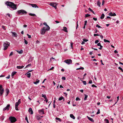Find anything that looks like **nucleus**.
<instances>
[{"label":"nucleus","instance_id":"nucleus-34","mask_svg":"<svg viewBox=\"0 0 123 123\" xmlns=\"http://www.w3.org/2000/svg\"><path fill=\"white\" fill-rule=\"evenodd\" d=\"M85 15V17L86 18V17H89L90 16V15L89 14H86Z\"/></svg>","mask_w":123,"mask_h":123},{"label":"nucleus","instance_id":"nucleus-56","mask_svg":"<svg viewBox=\"0 0 123 123\" xmlns=\"http://www.w3.org/2000/svg\"><path fill=\"white\" fill-rule=\"evenodd\" d=\"M25 120L27 121L28 123V119L26 117L25 118Z\"/></svg>","mask_w":123,"mask_h":123},{"label":"nucleus","instance_id":"nucleus-15","mask_svg":"<svg viewBox=\"0 0 123 123\" xmlns=\"http://www.w3.org/2000/svg\"><path fill=\"white\" fill-rule=\"evenodd\" d=\"M87 117L88 118V119L90 121H91L94 122V120L92 118H91L90 117H89L88 116H87Z\"/></svg>","mask_w":123,"mask_h":123},{"label":"nucleus","instance_id":"nucleus-20","mask_svg":"<svg viewBox=\"0 0 123 123\" xmlns=\"http://www.w3.org/2000/svg\"><path fill=\"white\" fill-rule=\"evenodd\" d=\"M70 117L72 118L73 119H75V117L73 115V114H71L70 115Z\"/></svg>","mask_w":123,"mask_h":123},{"label":"nucleus","instance_id":"nucleus-57","mask_svg":"<svg viewBox=\"0 0 123 123\" xmlns=\"http://www.w3.org/2000/svg\"><path fill=\"white\" fill-rule=\"evenodd\" d=\"M104 4H105V1L104 0H103L102 1V5H103Z\"/></svg>","mask_w":123,"mask_h":123},{"label":"nucleus","instance_id":"nucleus-40","mask_svg":"<svg viewBox=\"0 0 123 123\" xmlns=\"http://www.w3.org/2000/svg\"><path fill=\"white\" fill-rule=\"evenodd\" d=\"M118 68L120 70H121V71H122V72H123V69H122V68H121L120 67H118Z\"/></svg>","mask_w":123,"mask_h":123},{"label":"nucleus","instance_id":"nucleus-37","mask_svg":"<svg viewBox=\"0 0 123 123\" xmlns=\"http://www.w3.org/2000/svg\"><path fill=\"white\" fill-rule=\"evenodd\" d=\"M96 27H98V28H101V27L99 25H98L97 24L96 25Z\"/></svg>","mask_w":123,"mask_h":123},{"label":"nucleus","instance_id":"nucleus-9","mask_svg":"<svg viewBox=\"0 0 123 123\" xmlns=\"http://www.w3.org/2000/svg\"><path fill=\"white\" fill-rule=\"evenodd\" d=\"M2 88V86L1 85H0V93L1 95H2L4 92V90L3 89H1Z\"/></svg>","mask_w":123,"mask_h":123},{"label":"nucleus","instance_id":"nucleus-50","mask_svg":"<svg viewBox=\"0 0 123 123\" xmlns=\"http://www.w3.org/2000/svg\"><path fill=\"white\" fill-rule=\"evenodd\" d=\"M70 44H71V48L72 49L73 48V43H70Z\"/></svg>","mask_w":123,"mask_h":123},{"label":"nucleus","instance_id":"nucleus-47","mask_svg":"<svg viewBox=\"0 0 123 123\" xmlns=\"http://www.w3.org/2000/svg\"><path fill=\"white\" fill-rule=\"evenodd\" d=\"M27 35L28 36V38H31V35H29L28 34H27Z\"/></svg>","mask_w":123,"mask_h":123},{"label":"nucleus","instance_id":"nucleus-25","mask_svg":"<svg viewBox=\"0 0 123 123\" xmlns=\"http://www.w3.org/2000/svg\"><path fill=\"white\" fill-rule=\"evenodd\" d=\"M36 118L38 120H39L41 119V117H40L39 116H37Z\"/></svg>","mask_w":123,"mask_h":123},{"label":"nucleus","instance_id":"nucleus-13","mask_svg":"<svg viewBox=\"0 0 123 123\" xmlns=\"http://www.w3.org/2000/svg\"><path fill=\"white\" fill-rule=\"evenodd\" d=\"M43 110L44 109H42L41 110H40L39 111V113L40 114H44V112L43 111Z\"/></svg>","mask_w":123,"mask_h":123},{"label":"nucleus","instance_id":"nucleus-11","mask_svg":"<svg viewBox=\"0 0 123 123\" xmlns=\"http://www.w3.org/2000/svg\"><path fill=\"white\" fill-rule=\"evenodd\" d=\"M109 15L110 16H116V14L115 13H113L112 12H110L109 13Z\"/></svg>","mask_w":123,"mask_h":123},{"label":"nucleus","instance_id":"nucleus-43","mask_svg":"<svg viewBox=\"0 0 123 123\" xmlns=\"http://www.w3.org/2000/svg\"><path fill=\"white\" fill-rule=\"evenodd\" d=\"M100 113V110L99 109H98V111H97V114H98Z\"/></svg>","mask_w":123,"mask_h":123},{"label":"nucleus","instance_id":"nucleus-29","mask_svg":"<svg viewBox=\"0 0 123 123\" xmlns=\"http://www.w3.org/2000/svg\"><path fill=\"white\" fill-rule=\"evenodd\" d=\"M42 97H43L45 99H47V97L45 95H43V94H42Z\"/></svg>","mask_w":123,"mask_h":123},{"label":"nucleus","instance_id":"nucleus-2","mask_svg":"<svg viewBox=\"0 0 123 123\" xmlns=\"http://www.w3.org/2000/svg\"><path fill=\"white\" fill-rule=\"evenodd\" d=\"M50 27H49L46 29L45 27H44L41 29V33L42 35H44L45 34L46 31H48L50 30Z\"/></svg>","mask_w":123,"mask_h":123},{"label":"nucleus","instance_id":"nucleus-22","mask_svg":"<svg viewBox=\"0 0 123 123\" xmlns=\"http://www.w3.org/2000/svg\"><path fill=\"white\" fill-rule=\"evenodd\" d=\"M17 73L16 72H13L11 76L12 77H13V76L16 74Z\"/></svg>","mask_w":123,"mask_h":123},{"label":"nucleus","instance_id":"nucleus-48","mask_svg":"<svg viewBox=\"0 0 123 123\" xmlns=\"http://www.w3.org/2000/svg\"><path fill=\"white\" fill-rule=\"evenodd\" d=\"M31 65V64H29L28 65H27V66H26L25 68H26L28 67H29V66H30Z\"/></svg>","mask_w":123,"mask_h":123},{"label":"nucleus","instance_id":"nucleus-53","mask_svg":"<svg viewBox=\"0 0 123 123\" xmlns=\"http://www.w3.org/2000/svg\"><path fill=\"white\" fill-rule=\"evenodd\" d=\"M94 36L95 37L96 36H99V35L98 34H94Z\"/></svg>","mask_w":123,"mask_h":123},{"label":"nucleus","instance_id":"nucleus-18","mask_svg":"<svg viewBox=\"0 0 123 123\" xmlns=\"http://www.w3.org/2000/svg\"><path fill=\"white\" fill-rule=\"evenodd\" d=\"M12 36L15 37H17V35L15 32H12Z\"/></svg>","mask_w":123,"mask_h":123},{"label":"nucleus","instance_id":"nucleus-4","mask_svg":"<svg viewBox=\"0 0 123 123\" xmlns=\"http://www.w3.org/2000/svg\"><path fill=\"white\" fill-rule=\"evenodd\" d=\"M10 45V43L7 42H4L3 44L4 47V50H6L7 49L8 46Z\"/></svg>","mask_w":123,"mask_h":123},{"label":"nucleus","instance_id":"nucleus-59","mask_svg":"<svg viewBox=\"0 0 123 123\" xmlns=\"http://www.w3.org/2000/svg\"><path fill=\"white\" fill-rule=\"evenodd\" d=\"M89 84H91L92 83V81L91 80H90L89 82Z\"/></svg>","mask_w":123,"mask_h":123},{"label":"nucleus","instance_id":"nucleus-39","mask_svg":"<svg viewBox=\"0 0 123 123\" xmlns=\"http://www.w3.org/2000/svg\"><path fill=\"white\" fill-rule=\"evenodd\" d=\"M24 40H25L24 42H25V43L26 44H27L28 43L27 41L26 40H25V39H24Z\"/></svg>","mask_w":123,"mask_h":123},{"label":"nucleus","instance_id":"nucleus-58","mask_svg":"<svg viewBox=\"0 0 123 123\" xmlns=\"http://www.w3.org/2000/svg\"><path fill=\"white\" fill-rule=\"evenodd\" d=\"M97 45L98 46H100L101 45L100 43H98L97 44Z\"/></svg>","mask_w":123,"mask_h":123},{"label":"nucleus","instance_id":"nucleus-3","mask_svg":"<svg viewBox=\"0 0 123 123\" xmlns=\"http://www.w3.org/2000/svg\"><path fill=\"white\" fill-rule=\"evenodd\" d=\"M17 13L19 15L26 14L27 12L24 10H21L17 11Z\"/></svg>","mask_w":123,"mask_h":123},{"label":"nucleus","instance_id":"nucleus-24","mask_svg":"<svg viewBox=\"0 0 123 123\" xmlns=\"http://www.w3.org/2000/svg\"><path fill=\"white\" fill-rule=\"evenodd\" d=\"M105 17V15L104 13H102L101 15V16L100 17V18L101 19H103Z\"/></svg>","mask_w":123,"mask_h":123},{"label":"nucleus","instance_id":"nucleus-32","mask_svg":"<svg viewBox=\"0 0 123 123\" xmlns=\"http://www.w3.org/2000/svg\"><path fill=\"white\" fill-rule=\"evenodd\" d=\"M105 123H109V121L108 119H105Z\"/></svg>","mask_w":123,"mask_h":123},{"label":"nucleus","instance_id":"nucleus-35","mask_svg":"<svg viewBox=\"0 0 123 123\" xmlns=\"http://www.w3.org/2000/svg\"><path fill=\"white\" fill-rule=\"evenodd\" d=\"M82 82L84 85H86V82L85 81H82Z\"/></svg>","mask_w":123,"mask_h":123},{"label":"nucleus","instance_id":"nucleus-7","mask_svg":"<svg viewBox=\"0 0 123 123\" xmlns=\"http://www.w3.org/2000/svg\"><path fill=\"white\" fill-rule=\"evenodd\" d=\"M49 5L55 8V9H56L57 4H56V3L51 2L50 3Z\"/></svg>","mask_w":123,"mask_h":123},{"label":"nucleus","instance_id":"nucleus-61","mask_svg":"<svg viewBox=\"0 0 123 123\" xmlns=\"http://www.w3.org/2000/svg\"><path fill=\"white\" fill-rule=\"evenodd\" d=\"M108 40H107L106 39H104V41L105 42H107Z\"/></svg>","mask_w":123,"mask_h":123},{"label":"nucleus","instance_id":"nucleus-49","mask_svg":"<svg viewBox=\"0 0 123 123\" xmlns=\"http://www.w3.org/2000/svg\"><path fill=\"white\" fill-rule=\"evenodd\" d=\"M2 28L4 30H6L5 27L4 26L2 25Z\"/></svg>","mask_w":123,"mask_h":123},{"label":"nucleus","instance_id":"nucleus-8","mask_svg":"<svg viewBox=\"0 0 123 123\" xmlns=\"http://www.w3.org/2000/svg\"><path fill=\"white\" fill-rule=\"evenodd\" d=\"M28 5H31L32 7L34 8H38V7L37 6V5L35 4H32L30 3H27Z\"/></svg>","mask_w":123,"mask_h":123},{"label":"nucleus","instance_id":"nucleus-51","mask_svg":"<svg viewBox=\"0 0 123 123\" xmlns=\"http://www.w3.org/2000/svg\"><path fill=\"white\" fill-rule=\"evenodd\" d=\"M87 21L86 20V21H85V23H84V25H86V24H87Z\"/></svg>","mask_w":123,"mask_h":123},{"label":"nucleus","instance_id":"nucleus-64","mask_svg":"<svg viewBox=\"0 0 123 123\" xmlns=\"http://www.w3.org/2000/svg\"><path fill=\"white\" fill-rule=\"evenodd\" d=\"M54 68V67H52L51 68H50L49 69V70H52Z\"/></svg>","mask_w":123,"mask_h":123},{"label":"nucleus","instance_id":"nucleus-42","mask_svg":"<svg viewBox=\"0 0 123 123\" xmlns=\"http://www.w3.org/2000/svg\"><path fill=\"white\" fill-rule=\"evenodd\" d=\"M99 42V41L98 40H97L96 41H95V44H96L98 42Z\"/></svg>","mask_w":123,"mask_h":123},{"label":"nucleus","instance_id":"nucleus-33","mask_svg":"<svg viewBox=\"0 0 123 123\" xmlns=\"http://www.w3.org/2000/svg\"><path fill=\"white\" fill-rule=\"evenodd\" d=\"M43 24L44 25H46L47 26V28H48L49 27V26L47 25V23L45 22L44 23H43Z\"/></svg>","mask_w":123,"mask_h":123},{"label":"nucleus","instance_id":"nucleus-63","mask_svg":"<svg viewBox=\"0 0 123 123\" xmlns=\"http://www.w3.org/2000/svg\"><path fill=\"white\" fill-rule=\"evenodd\" d=\"M88 10H90L91 12L92 11V10L90 8H89L88 9Z\"/></svg>","mask_w":123,"mask_h":123},{"label":"nucleus","instance_id":"nucleus-62","mask_svg":"<svg viewBox=\"0 0 123 123\" xmlns=\"http://www.w3.org/2000/svg\"><path fill=\"white\" fill-rule=\"evenodd\" d=\"M10 75L6 77L7 79H9L10 78Z\"/></svg>","mask_w":123,"mask_h":123},{"label":"nucleus","instance_id":"nucleus-21","mask_svg":"<svg viewBox=\"0 0 123 123\" xmlns=\"http://www.w3.org/2000/svg\"><path fill=\"white\" fill-rule=\"evenodd\" d=\"M67 28L66 27H64L63 28V30L65 32H67Z\"/></svg>","mask_w":123,"mask_h":123},{"label":"nucleus","instance_id":"nucleus-41","mask_svg":"<svg viewBox=\"0 0 123 123\" xmlns=\"http://www.w3.org/2000/svg\"><path fill=\"white\" fill-rule=\"evenodd\" d=\"M80 99L78 97H77L76 99V101L80 100Z\"/></svg>","mask_w":123,"mask_h":123},{"label":"nucleus","instance_id":"nucleus-23","mask_svg":"<svg viewBox=\"0 0 123 123\" xmlns=\"http://www.w3.org/2000/svg\"><path fill=\"white\" fill-rule=\"evenodd\" d=\"M29 15H30L34 17L36 16V14H34L30 13L29 14Z\"/></svg>","mask_w":123,"mask_h":123},{"label":"nucleus","instance_id":"nucleus-26","mask_svg":"<svg viewBox=\"0 0 123 123\" xmlns=\"http://www.w3.org/2000/svg\"><path fill=\"white\" fill-rule=\"evenodd\" d=\"M6 96H7L9 92V89H6Z\"/></svg>","mask_w":123,"mask_h":123},{"label":"nucleus","instance_id":"nucleus-27","mask_svg":"<svg viewBox=\"0 0 123 123\" xmlns=\"http://www.w3.org/2000/svg\"><path fill=\"white\" fill-rule=\"evenodd\" d=\"M26 76L28 78H30L31 76V74L30 73H29L27 74H26Z\"/></svg>","mask_w":123,"mask_h":123},{"label":"nucleus","instance_id":"nucleus-54","mask_svg":"<svg viewBox=\"0 0 123 123\" xmlns=\"http://www.w3.org/2000/svg\"><path fill=\"white\" fill-rule=\"evenodd\" d=\"M62 80H66V78L65 77H62Z\"/></svg>","mask_w":123,"mask_h":123},{"label":"nucleus","instance_id":"nucleus-17","mask_svg":"<svg viewBox=\"0 0 123 123\" xmlns=\"http://www.w3.org/2000/svg\"><path fill=\"white\" fill-rule=\"evenodd\" d=\"M24 66H18L17 67V68L18 69H20L24 67Z\"/></svg>","mask_w":123,"mask_h":123},{"label":"nucleus","instance_id":"nucleus-31","mask_svg":"<svg viewBox=\"0 0 123 123\" xmlns=\"http://www.w3.org/2000/svg\"><path fill=\"white\" fill-rule=\"evenodd\" d=\"M101 4V3L100 2V1H98L97 5L98 6H99L100 7Z\"/></svg>","mask_w":123,"mask_h":123},{"label":"nucleus","instance_id":"nucleus-30","mask_svg":"<svg viewBox=\"0 0 123 123\" xmlns=\"http://www.w3.org/2000/svg\"><path fill=\"white\" fill-rule=\"evenodd\" d=\"M55 119L56 120H58L60 122H61V119L60 118H59L56 117L55 118Z\"/></svg>","mask_w":123,"mask_h":123},{"label":"nucleus","instance_id":"nucleus-52","mask_svg":"<svg viewBox=\"0 0 123 123\" xmlns=\"http://www.w3.org/2000/svg\"><path fill=\"white\" fill-rule=\"evenodd\" d=\"M4 116H2L1 117V119L2 120H3L4 119Z\"/></svg>","mask_w":123,"mask_h":123},{"label":"nucleus","instance_id":"nucleus-28","mask_svg":"<svg viewBox=\"0 0 123 123\" xmlns=\"http://www.w3.org/2000/svg\"><path fill=\"white\" fill-rule=\"evenodd\" d=\"M85 95V98H84V99L85 100H86L87 99V98L88 96L87 95L85 94H84Z\"/></svg>","mask_w":123,"mask_h":123},{"label":"nucleus","instance_id":"nucleus-44","mask_svg":"<svg viewBox=\"0 0 123 123\" xmlns=\"http://www.w3.org/2000/svg\"><path fill=\"white\" fill-rule=\"evenodd\" d=\"M117 102L115 104L117 103V102L119 100V96H118L117 97Z\"/></svg>","mask_w":123,"mask_h":123},{"label":"nucleus","instance_id":"nucleus-16","mask_svg":"<svg viewBox=\"0 0 123 123\" xmlns=\"http://www.w3.org/2000/svg\"><path fill=\"white\" fill-rule=\"evenodd\" d=\"M36 82H33L34 84H37V83H38L40 81L39 80H38V79H37L36 80Z\"/></svg>","mask_w":123,"mask_h":123},{"label":"nucleus","instance_id":"nucleus-55","mask_svg":"<svg viewBox=\"0 0 123 123\" xmlns=\"http://www.w3.org/2000/svg\"><path fill=\"white\" fill-rule=\"evenodd\" d=\"M92 87H97V86H96L95 85H94V84H92Z\"/></svg>","mask_w":123,"mask_h":123},{"label":"nucleus","instance_id":"nucleus-10","mask_svg":"<svg viewBox=\"0 0 123 123\" xmlns=\"http://www.w3.org/2000/svg\"><path fill=\"white\" fill-rule=\"evenodd\" d=\"M10 106V104L7 105V106H6V107H5V108H4L3 109V110L4 111H5L6 110H9V109Z\"/></svg>","mask_w":123,"mask_h":123},{"label":"nucleus","instance_id":"nucleus-5","mask_svg":"<svg viewBox=\"0 0 123 123\" xmlns=\"http://www.w3.org/2000/svg\"><path fill=\"white\" fill-rule=\"evenodd\" d=\"M9 119L11 123H14L17 121L16 119L14 117H11L9 118Z\"/></svg>","mask_w":123,"mask_h":123},{"label":"nucleus","instance_id":"nucleus-60","mask_svg":"<svg viewBox=\"0 0 123 123\" xmlns=\"http://www.w3.org/2000/svg\"><path fill=\"white\" fill-rule=\"evenodd\" d=\"M93 19L94 20H95V21H97V19L96 18H93Z\"/></svg>","mask_w":123,"mask_h":123},{"label":"nucleus","instance_id":"nucleus-46","mask_svg":"<svg viewBox=\"0 0 123 123\" xmlns=\"http://www.w3.org/2000/svg\"><path fill=\"white\" fill-rule=\"evenodd\" d=\"M18 53H19L20 54H21L22 53V50H21L19 51H18Z\"/></svg>","mask_w":123,"mask_h":123},{"label":"nucleus","instance_id":"nucleus-14","mask_svg":"<svg viewBox=\"0 0 123 123\" xmlns=\"http://www.w3.org/2000/svg\"><path fill=\"white\" fill-rule=\"evenodd\" d=\"M28 111L31 114H33V112L31 108H29Z\"/></svg>","mask_w":123,"mask_h":123},{"label":"nucleus","instance_id":"nucleus-12","mask_svg":"<svg viewBox=\"0 0 123 123\" xmlns=\"http://www.w3.org/2000/svg\"><path fill=\"white\" fill-rule=\"evenodd\" d=\"M19 104L17 102L16 103H15V109L16 110H18V107Z\"/></svg>","mask_w":123,"mask_h":123},{"label":"nucleus","instance_id":"nucleus-19","mask_svg":"<svg viewBox=\"0 0 123 123\" xmlns=\"http://www.w3.org/2000/svg\"><path fill=\"white\" fill-rule=\"evenodd\" d=\"M63 99V101H64V98L62 96V97H60L59 98V100L60 101L61 100Z\"/></svg>","mask_w":123,"mask_h":123},{"label":"nucleus","instance_id":"nucleus-36","mask_svg":"<svg viewBox=\"0 0 123 123\" xmlns=\"http://www.w3.org/2000/svg\"><path fill=\"white\" fill-rule=\"evenodd\" d=\"M18 103L20 104L21 103V100L20 99H19L18 101V102H17Z\"/></svg>","mask_w":123,"mask_h":123},{"label":"nucleus","instance_id":"nucleus-45","mask_svg":"<svg viewBox=\"0 0 123 123\" xmlns=\"http://www.w3.org/2000/svg\"><path fill=\"white\" fill-rule=\"evenodd\" d=\"M13 52H11L9 55V56H11L12 55H13Z\"/></svg>","mask_w":123,"mask_h":123},{"label":"nucleus","instance_id":"nucleus-1","mask_svg":"<svg viewBox=\"0 0 123 123\" xmlns=\"http://www.w3.org/2000/svg\"><path fill=\"white\" fill-rule=\"evenodd\" d=\"M5 4L13 10H16L17 9V5L15 4L12 2L7 1L5 2Z\"/></svg>","mask_w":123,"mask_h":123},{"label":"nucleus","instance_id":"nucleus-6","mask_svg":"<svg viewBox=\"0 0 123 123\" xmlns=\"http://www.w3.org/2000/svg\"><path fill=\"white\" fill-rule=\"evenodd\" d=\"M64 62L69 65L72 64V61L70 59H67L64 61Z\"/></svg>","mask_w":123,"mask_h":123},{"label":"nucleus","instance_id":"nucleus-38","mask_svg":"<svg viewBox=\"0 0 123 123\" xmlns=\"http://www.w3.org/2000/svg\"><path fill=\"white\" fill-rule=\"evenodd\" d=\"M83 40L84 41V42H86L87 41H88V40L86 39H83Z\"/></svg>","mask_w":123,"mask_h":123}]
</instances>
